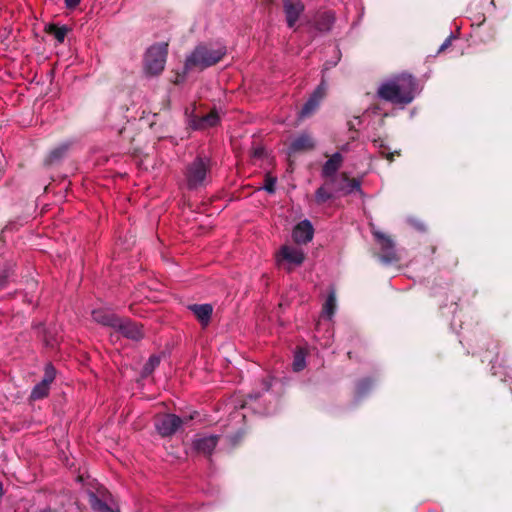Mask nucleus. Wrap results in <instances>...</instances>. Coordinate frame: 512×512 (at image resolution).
<instances>
[{"mask_svg": "<svg viewBox=\"0 0 512 512\" xmlns=\"http://www.w3.org/2000/svg\"><path fill=\"white\" fill-rule=\"evenodd\" d=\"M416 93L414 79L410 75H401L384 82L378 89L381 98L394 104L410 103Z\"/></svg>", "mask_w": 512, "mask_h": 512, "instance_id": "f257e3e1", "label": "nucleus"}, {"mask_svg": "<svg viewBox=\"0 0 512 512\" xmlns=\"http://www.w3.org/2000/svg\"><path fill=\"white\" fill-rule=\"evenodd\" d=\"M226 50L223 46H199L187 59V66L189 68H206L211 66L225 55Z\"/></svg>", "mask_w": 512, "mask_h": 512, "instance_id": "f03ea898", "label": "nucleus"}, {"mask_svg": "<svg viewBox=\"0 0 512 512\" xmlns=\"http://www.w3.org/2000/svg\"><path fill=\"white\" fill-rule=\"evenodd\" d=\"M167 44L159 43L152 45L144 57V71L148 75L160 74L166 63Z\"/></svg>", "mask_w": 512, "mask_h": 512, "instance_id": "7ed1b4c3", "label": "nucleus"}, {"mask_svg": "<svg viewBox=\"0 0 512 512\" xmlns=\"http://www.w3.org/2000/svg\"><path fill=\"white\" fill-rule=\"evenodd\" d=\"M275 260L279 267L291 271L304 262L305 252L300 247L285 244L276 252Z\"/></svg>", "mask_w": 512, "mask_h": 512, "instance_id": "20e7f679", "label": "nucleus"}, {"mask_svg": "<svg viewBox=\"0 0 512 512\" xmlns=\"http://www.w3.org/2000/svg\"><path fill=\"white\" fill-rule=\"evenodd\" d=\"M181 423V419L176 415L166 414L156 419L155 427L160 435L170 436L177 431Z\"/></svg>", "mask_w": 512, "mask_h": 512, "instance_id": "39448f33", "label": "nucleus"}, {"mask_svg": "<svg viewBox=\"0 0 512 512\" xmlns=\"http://www.w3.org/2000/svg\"><path fill=\"white\" fill-rule=\"evenodd\" d=\"M286 21L290 28H293L304 10L300 0H283Z\"/></svg>", "mask_w": 512, "mask_h": 512, "instance_id": "423d86ee", "label": "nucleus"}, {"mask_svg": "<svg viewBox=\"0 0 512 512\" xmlns=\"http://www.w3.org/2000/svg\"><path fill=\"white\" fill-rule=\"evenodd\" d=\"M206 171V164L202 160H196L188 169V185L190 187H197L201 185L205 180Z\"/></svg>", "mask_w": 512, "mask_h": 512, "instance_id": "0eeeda50", "label": "nucleus"}, {"mask_svg": "<svg viewBox=\"0 0 512 512\" xmlns=\"http://www.w3.org/2000/svg\"><path fill=\"white\" fill-rule=\"evenodd\" d=\"M55 378V370L52 366H47L43 380L38 383L31 392V398L34 400L41 399L48 394L51 383Z\"/></svg>", "mask_w": 512, "mask_h": 512, "instance_id": "6e6552de", "label": "nucleus"}, {"mask_svg": "<svg viewBox=\"0 0 512 512\" xmlns=\"http://www.w3.org/2000/svg\"><path fill=\"white\" fill-rule=\"evenodd\" d=\"M314 229L308 220L298 223L292 232V237L297 244H306L313 238Z\"/></svg>", "mask_w": 512, "mask_h": 512, "instance_id": "1a4fd4ad", "label": "nucleus"}, {"mask_svg": "<svg viewBox=\"0 0 512 512\" xmlns=\"http://www.w3.org/2000/svg\"><path fill=\"white\" fill-rule=\"evenodd\" d=\"M326 86L324 83H321L318 88L314 91L312 96L308 99L301 110V116L306 117L311 115L319 106L321 100L325 96Z\"/></svg>", "mask_w": 512, "mask_h": 512, "instance_id": "9d476101", "label": "nucleus"}, {"mask_svg": "<svg viewBox=\"0 0 512 512\" xmlns=\"http://www.w3.org/2000/svg\"><path fill=\"white\" fill-rule=\"evenodd\" d=\"M92 317L96 322L102 325L110 326L112 328H125L121 319L108 311L94 310L92 312Z\"/></svg>", "mask_w": 512, "mask_h": 512, "instance_id": "9b49d317", "label": "nucleus"}, {"mask_svg": "<svg viewBox=\"0 0 512 512\" xmlns=\"http://www.w3.org/2000/svg\"><path fill=\"white\" fill-rule=\"evenodd\" d=\"M372 233L377 240L378 244L381 246L382 250L387 253V255L383 256V260L385 261H391L395 259V255L393 252V241L389 236L384 234L383 232L372 228Z\"/></svg>", "mask_w": 512, "mask_h": 512, "instance_id": "f8f14e48", "label": "nucleus"}, {"mask_svg": "<svg viewBox=\"0 0 512 512\" xmlns=\"http://www.w3.org/2000/svg\"><path fill=\"white\" fill-rule=\"evenodd\" d=\"M218 438L214 435H199L193 441V447L203 454H210L217 444Z\"/></svg>", "mask_w": 512, "mask_h": 512, "instance_id": "ddd939ff", "label": "nucleus"}, {"mask_svg": "<svg viewBox=\"0 0 512 512\" xmlns=\"http://www.w3.org/2000/svg\"><path fill=\"white\" fill-rule=\"evenodd\" d=\"M314 147V140L308 134H301L297 138L291 141L288 148V153L302 152Z\"/></svg>", "mask_w": 512, "mask_h": 512, "instance_id": "4468645a", "label": "nucleus"}, {"mask_svg": "<svg viewBox=\"0 0 512 512\" xmlns=\"http://www.w3.org/2000/svg\"><path fill=\"white\" fill-rule=\"evenodd\" d=\"M219 114L216 111H212L206 116L195 117L190 121V124L196 129H205L215 126L219 122Z\"/></svg>", "mask_w": 512, "mask_h": 512, "instance_id": "2eb2a0df", "label": "nucleus"}, {"mask_svg": "<svg viewBox=\"0 0 512 512\" xmlns=\"http://www.w3.org/2000/svg\"><path fill=\"white\" fill-rule=\"evenodd\" d=\"M121 321L124 323L125 328H114L116 331L121 332L125 337L132 340H138L143 337L141 326L129 320L121 319Z\"/></svg>", "mask_w": 512, "mask_h": 512, "instance_id": "dca6fc26", "label": "nucleus"}, {"mask_svg": "<svg viewBox=\"0 0 512 512\" xmlns=\"http://www.w3.org/2000/svg\"><path fill=\"white\" fill-rule=\"evenodd\" d=\"M191 311L195 314L197 319L201 322L202 325H207L213 308L209 304H202V305H192L190 306Z\"/></svg>", "mask_w": 512, "mask_h": 512, "instance_id": "f3484780", "label": "nucleus"}, {"mask_svg": "<svg viewBox=\"0 0 512 512\" xmlns=\"http://www.w3.org/2000/svg\"><path fill=\"white\" fill-rule=\"evenodd\" d=\"M337 307L336 295L331 291L322 306L321 319L331 320Z\"/></svg>", "mask_w": 512, "mask_h": 512, "instance_id": "a211bd4d", "label": "nucleus"}, {"mask_svg": "<svg viewBox=\"0 0 512 512\" xmlns=\"http://www.w3.org/2000/svg\"><path fill=\"white\" fill-rule=\"evenodd\" d=\"M342 162V156L339 153H335L332 155L330 159L327 160L323 167V173L325 176H331L333 175L338 168L340 167V164Z\"/></svg>", "mask_w": 512, "mask_h": 512, "instance_id": "6ab92c4d", "label": "nucleus"}, {"mask_svg": "<svg viewBox=\"0 0 512 512\" xmlns=\"http://www.w3.org/2000/svg\"><path fill=\"white\" fill-rule=\"evenodd\" d=\"M334 22V15L331 12H324L319 16L316 21V28L319 31H327L331 28Z\"/></svg>", "mask_w": 512, "mask_h": 512, "instance_id": "aec40b11", "label": "nucleus"}, {"mask_svg": "<svg viewBox=\"0 0 512 512\" xmlns=\"http://www.w3.org/2000/svg\"><path fill=\"white\" fill-rule=\"evenodd\" d=\"M90 503L95 512H116L114 509L98 499L94 494L90 496Z\"/></svg>", "mask_w": 512, "mask_h": 512, "instance_id": "412c9836", "label": "nucleus"}, {"mask_svg": "<svg viewBox=\"0 0 512 512\" xmlns=\"http://www.w3.org/2000/svg\"><path fill=\"white\" fill-rule=\"evenodd\" d=\"M49 33H51L59 42H63L68 33V28L66 26L57 27L52 25L49 27Z\"/></svg>", "mask_w": 512, "mask_h": 512, "instance_id": "4be33fe9", "label": "nucleus"}, {"mask_svg": "<svg viewBox=\"0 0 512 512\" xmlns=\"http://www.w3.org/2000/svg\"><path fill=\"white\" fill-rule=\"evenodd\" d=\"M305 367V352L303 350H298L294 355L293 360V370L301 371Z\"/></svg>", "mask_w": 512, "mask_h": 512, "instance_id": "5701e85b", "label": "nucleus"}, {"mask_svg": "<svg viewBox=\"0 0 512 512\" xmlns=\"http://www.w3.org/2000/svg\"><path fill=\"white\" fill-rule=\"evenodd\" d=\"M360 187V184L357 180L355 179H345V183L344 185L341 187V189L345 192V193H351L355 190H358Z\"/></svg>", "mask_w": 512, "mask_h": 512, "instance_id": "b1692460", "label": "nucleus"}, {"mask_svg": "<svg viewBox=\"0 0 512 512\" xmlns=\"http://www.w3.org/2000/svg\"><path fill=\"white\" fill-rule=\"evenodd\" d=\"M159 364V358L157 356L150 357L148 363L145 366V372L150 373Z\"/></svg>", "mask_w": 512, "mask_h": 512, "instance_id": "393cba45", "label": "nucleus"}, {"mask_svg": "<svg viewBox=\"0 0 512 512\" xmlns=\"http://www.w3.org/2000/svg\"><path fill=\"white\" fill-rule=\"evenodd\" d=\"M274 185H275V179L274 178H267L266 179V184L264 186V189L271 193V192L274 191Z\"/></svg>", "mask_w": 512, "mask_h": 512, "instance_id": "a878e982", "label": "nucleus"}, {"mask_svg": "<svg viewBox=\"0 0 512 512\" xmlns=\"http://www.w3.org/2000/svg\"><path fill=\"white\" fill-rule=\"evenodd\" d=\"M9 275L7 272L0 274V289L5 287Z\"/></svg>", "mask_w": 512, "mask_h": 512, "instance_id": "bb28decb", "label": "nucleus"}, {"mask_svg": "<svg viewBox=\"0 0 512 512\" xmlns=\"http://www.w3.org/2000/svg\"><path fill=\"white\" fill-rule=\"evenodd\" d=\"M81 0H65V4L68 8H75Z\"/></svg>", "mask_w": 512, "mask_h": 512, "instance_id": "cd10ccee", "label": "nucleus"}, {"mask_svg": "<svg viewBox=\"0 0 512 512\" xmlns=\"http://www.w3.org/2000/svg\"><path fill=\"white\" fill-rule=\"evenodd\" d=\"M316 197L319 201H324L326 199V195H325V192H324V188H320L318 189L317 193H316Z\"/></svg>", "mask_w": 512, "mask_h": 512, "instance_id": "c85d7f7f", "label": "nucleus"}, {"mask_svg": "<svg viewBox=\"0 0 512 512\" xmlns=\"http://www.w3.org/2000/svg\"><path fill=\"white\" fill-rule=\"evenodd\" d=\"M451 44V38H448L445 40V42L441 45L440 47V50L439 51H443L444 49H446L449 45Z\"/></svg>", "mask_w": 512, "mask_h": 512, "instance_id": "c756f323", "label": "nucleus"}, {"mask_svg": "<svg viewBox=\"0 0 512 512\" xmlns=\"http://www.w3.org/2000/svg\"><path fill=\"white\" fill-rule=\"evenodd\" d=\"M386 157H387V159H388L389 161H391V160H392V158H393V154H392V153H387V154H386Z\"/></svg>", "mask_w": 512, "mask_h": 512, "instance_id": "7c9ffc66", "label": "nucleus"}, {"mask_svg": "<svg viewBox=\"0 0 512 512\" xmlns=\"http://www.w3.org/2000/svg\"><path fill=\"white\" fill-rule=\"evenodd\" d=\"M2 496H3V486L0 483V499L2 498Z\"/></svg>", "mask_w": 512, "mask_h": 512, "instance_id": "2f4dec72", "label": "nucleus"}]
</instances>
